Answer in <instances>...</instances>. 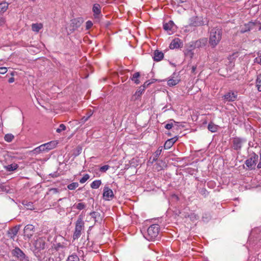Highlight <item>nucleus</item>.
<instances>
[{
	"label": "nucleus",
	"mask_w": 261,
	"mask_h": 261,
	"mask_svg": "<svg viewBox=\"0 0 261 261\" xmlns=\"http://www.w3.org/2000/svg\"><path fill=\"white\" fill-rule=\"evenodd\" d=\"M172 127H174V124L172 122L169 123H167L165 125V128L167 129H171Z\"/></svg>",
	"instance_id": "48"
},
{
	"label": "nucleus",
	"mask_w": 261,
	"mask_h": 261,
	"mask_svg": "<svg viewBox=\"0 0 261 261\" xmlns=\"http://www.w3.org/2000/svg\"><path fill=\"white\" fill-rule=\"evenodd\" d=\"M144 90L142 88L140 87L139 89L136 91L135 93L133 95L132 98L136 100L139 99L141 97V95L144 92Z\"/></svg>",
	"instance_id": "24"
},
{
	"label": "nucleus",
	"mask_w": 261,
	"mask_h": 261,
	"mask_svg": "<svg viewBox=\"0 0 261 261\" xmlns=\"http://www.w3.org/2000/svg\"><path fill=\"white\" fill-rule=\"evenodd\" d=\"M257 167L258 169L261 168V150L259 151V162L257 164Z\"/></svg>",
	"instance_id": "54"
},
{
	"label": "nucleus",
	"mask_w": 261,
	"mask_h": 261,
	"mask_svg": "<svg viewBox=\"0 0 261 261\" xmlns=\"http://www.w3.org/2000/svg\"><path fill=\"white\" fill-rule=\"evenodd\" d=\"M8 4L6 2H3L0 3V13H4L7 11L8 8Z\"/></svg>",
	"instance_id": "31"
},
{
	"label": "nucleus",
	"mask_w": 261,
	"mask_h": 261,
	"mask_svg": "<svg viewBox=\"0 0 261 261\" xmlns=\"http://www.w3.org/2000/svg\"><path fill=\"white\" fill-rule=\"evenodd\" d=\"M182 42L179 38L173 39L170 44L169 47L171 49H176L182 47Z\"/></svg>",
	"instance_id": "15"
},
{
	"label": "nucleus",
	"mask_w": 261,
	"mask_h": 261,
	"mask_svg": "<svg viewBox=\"0 0 261 261\" xmlns=\"http://www.w3.org/2000/svg\"><path fill=\"white\" fill-rule=\"evenodd\" d=\"M45 245L46 243L44 238H39L37 239L34 243L35 247L34 254L35 255L36 252H38L40 255H42L43 254H42L41 251L44 249Z\"/></svg>",
	"instance_id": "7"
},
{
	"label": "nucleus",
	"mask_w": 261,
	"mask_h": 261,
	"mask_svg": "<svg viewBox=\"0 0 261 261\" xmlns=\"http://www.w3.org/2000/svg\"><path fill=\"white\" fill-rule=\"evenodd\" d=\"M178 3H183L186 2L187 0H176Z\"/></svg>",
	"instance_id": "58"
},
{
	"label": "nucleus",
	"mask_w": 261,
	"mask_h": 261,
	"mask_svg": "<svg viewBox=\"0 0 261 261\" xmlns=\"http://www.w3.org/2000/svg\"><path fill=\"white\" fill-rule=\"evenodd\" d=\"M222 97L226 101H234L237 98V94L232 91H230L224 95Z\"/></svg>",
	"instance_id": "13"
},
{
	"label": "nucleus",
	"mask_w": 261,
	"mask_h": 261,
	"mask_svg": "<svg viewBox=\"0 0 261 261\" xmlns=\"http://www.w3.org/2000/svg\"><path fill=\"white\" fill-rule=\"evenodd\" d=\"M83 21L80 18H74L71 20L70 27L72 28L71 30L75 31L81 25Z\"/></svg>",
	"instance_id": "17"
},
{
	"label": "nucleus",
	"mask_w": 261,
	"mask_h": 261,
	"mask_svg": "<svg viewBox=\"0 0 261 261\" xmlns=\"http://www.w3.org/2000/svg\"><path fill=\"white\" fill-rule=\"evenodd\" d=\"M188 52H189V53H190V54H191V56H190V57H191V58H192V56H193V53H192L191 50H189V51H188Z\"/></svg>",
	"instance_id": "60"
},
{
	"label": "nucleus",
	"mask_w": 261,
	"mask_h": 261,
	"mask_svg": "<svg viewBox=\"0 0 261 261\" xmlns=\"http://www.w3.org/2000/svg\"><path fill=\"white\" fill-rule=\"evenodd\" d=\"M169 122H172L173 123V124H174V127L175 126H176V127H178V126H179V125H178V123H178V122L175 121V120H174L173 119H170V120H169Z\"/></svg>",
	"instance_id": "53"
},
{
	"label": "nucleus",
	"mask_w": 261,
	"mask_h": 261,
	"mask_svg": "<svg viewBox=\"0 0 261 261\" xmlns=\"http://www.w3.org/2000/svg\"><path fill=\"white\" fill-rule=\"evenodd\" d=\"M152 83L150 82L149 81H146L144 84L141 86V88H142L143 90H145L146 88H147Z\"/></svg>",
	"instance_id": "46"
},
{
	"label": "nucleus",
	"mask_w": 261,
	"mask_h": 261,
	"mask_svg": "<svg viewBox=\"0 0 261 261\" xmlns=\"http://www.w3.org/2000/svg\"><path fill=\"white\" fill-rule=\"evenodd\" d=\"M245 140L239 137H234L232 138L231 148L235 150H240L242 147L243 143Z\"/></svg>",
	"instance_id": "9"
},
{
	"label": "nucleus",
	"mask_w": 261,
	"mask_h": 261,
	"mask_svg": "<svg viewBox=\"0 0 261 261\" xmlns=\"http://www.w3.org/2000/svg\"><path fill=\"white\" fill-rule=\"evenodd\" d=\"M102 196L105 200H110L114 197L113 191L107 186H105L103 188Z\"/></svg>",
	"instance_id": "12"
},
{
	"label": "nucleus",
	"mask_w": 261,
	"mask_h": 261,
	"mask_svg": "<svg viewBox=\"0 0 261 261\" xmlns=\"http://www.w3.org/2000/svg\"><path fill=\"white\" fill-rule=\"evenodd\" d=\"M207 42V39L206 38H200L197 41H196L195 42H192L191 44V46L193 48H200L204 47L206 45Z\"/></svg>",
	"instance_id": "11"
},
{
	"label": "nucleus",
	"mask_w": 261,
	"mask_h": 261,
	"mask_svg": "<svg viewBox=\"0 0 261 261\" xmlns=\"http://www.w3.org/2000/svg\"><path fill=\"white\" fill-rule=\"evenodd\" d=\"M209 21L207 19H203L202 17L194 16L189 20V25L190 27H200L208 25Z\"/></svg>",
	"instance_id": "5"
},
{
	"label": "nucleus",
	"mask_w": 261,
	"mask_h": 261,
	"mask_svg": "<svg viewBox=\"0 0 261 261\" xmlns=\"http://www.w3.org/2000/svg\"><path fill=\"white\" fill-rule=\"evenodd\" d=\"M50 175H51L52 177H57L56 173H55L54 174H50Z\"/></svg>",
	"instance_id": "59"
},
{
	"label": "nucleus",
	"mask_w": 261,
	"mask_h": 261,
	"mask_svg": "<svg viewBox=\"0 0 261 261\" xmlns=\"http://www.w3.org/2000/svg\"><path fill=\"white\" fill-rule=\"evenodd\" d=\"M254 26L255 23L253 22L250 21L248 23H246L241 27L240 32L241 33H244L252 30Z\"/></svg>",
	"instance_id": "18"
},
{
	"label": "nucleus",
	"mask_w": 261,
	"mask_h": 261,
	"mask_svg": "<svg viewBox=\"0 0 261 261\" xmlns=\"http://www.w3.org/2000/svg\"><path fill=\"white\" fill-rule=\"evenodd\" d=\"M12 255L20 261H29V257L18 247H16L12 251Z\"/></svg>",
	"instance_id": "8"
},
{
	"label": "nucleus",
	"mask_w": 261,
	"mask_h": 261,
	"mask_svg": "<svg viewBox=\"0 0 261 261\" xmlns=\"http://www.w3.org/2000/svg\"><path fill=\"white\" fill-rule=\"evenodd\" d=\"M79 184L77 182H72L67 186V188L70 190H73L77 188Z\"/></svg>",
	"instance_id": "40"
},
{
	"label": "nucleus",
	"mask_w": 261,
	"mask_h": 261,
	"mask_svg": "<svg viewBox=\"0 0 261 261\" xmlns=\"http://www.w3.org/2000/svg\"><path fill=\"white\" fill-rule=\"evenodd\" d=\"M164 55L161 51L156 49L153 53V59L154 61H161L164 58Z\"/></svg>",
	"instance_id": "20"
},
{
	"label": "nucleus",
	"mask_w": 261,
	"mask_h": 261,
	"mask_svg": "<svg viewBox=\"0 0 261 261\" xmlns=\"http://www.w3.org/2000/svg\"><path fill=\"white\" fill-rule=\"evenodd\" d=\"M168 136H171L172 134L170 133H168L166 134Z\"/></svg>",
	"instance_id": "61"
},
{
	"label": "nucleus",
	"mask_w": 261,
	"mask_h": 261,
	"mask_svg": "<svg viewBox=\"0 0 261 261\" xmlns=\"http://www.w3.org/2000/svg\"><path fill=\"white\" fill-rule=\"evenodd\" d=\"M179 81L178 80L171 79L168 81L167 84L169 86H174L177 85L179 83Z\"/></svg>",
	"instance_id": "37"
},
{
	"label": "nucleus",
	"mask_w": 261,
	"mask_h": 261,
	"mask_svg": "<svg viewBox=\"0 0 261 261\" xmlns=\"http://www.w3.org/2000/svg\"><path fill=\"white\" fill-rule=\"evenodd\" d=\"M6 23V19L3 17H0V27L4 25Z\"/></svg>",
	"instance_id": "51"
},
{
	"label": "nucleus",
	"mask_w": 261,
	"mask_h": 261,
	"mask_svg": "<svg viewBox=\"0 0 261 261\" xmlns=\"http://www.w3.org/2000/svg\"><path fill=\"white\" fill-rule=\"evenodd\" d=\"M24 236L28 238H31L35 233V226L32 224L27 225L24 228Z\"/></svg>",
	"instance_id": "10"
},
{
	"label": "nucleus",
	"mask_w": 261,
	"mask_h": 261,
	"mask_svg": "<svg viewBox=\"0 0 261 261\" xmlns=\"http://www.w3.org/2000/svg\"><path fill=\"white\" fill-rule=\"evenodd\" d=\"M32 152L34 154H39L41 152H46V149H45V147H44L43 144H42L40 145L39 146L35 148L34 149Z\"/></svg>",
	"instance_id": "25"
},
{
	"label": "nucleus",
	"mask_w": 261,
	"mask_h": 261,
	"mask_svg": "<svg viewBox=\"0 0 261 261\" xmlns=\"http://www.w3.org/2000/svg\"><path fill=\"white\" fill-rule=\"evenodd\" d=\"M66 261H80V259L77 255L72 254L68 257Z\"/></svg>",
	"instance_id": "39"
},
{
	"label": "nucleus",
	"mask_w": 261,
	"mask_h": 261,
	"mask_svg": "<svg viewBox=\"0 0 261 261\" xmlns=\"http://www.w3.org/2000/svg\"><path fill=\"white\" fill-rule=\"evenodd\" d=\"M58 143L56 141H52L50 142H49L48 143L43 144L44 147H45V149H46V151L48 152L51 149H53L55 148Z\"/></svg>",
	"instance_id": "21"
},
{
	"label": "nucleus",
	"mask_w": 261,
	"mask_h": 261,
	"mask_svg": "<svg viewBox=\"0 0 261 261\" xmlns=\"http://www.w3.org/2000/svg\"><path fill=\"white\" fill-rule=\"evenodd\" d=\"M62 198H60V199H59L58 200V201H61V200H62Z\"/></svg>",
	"instance_id": "62"
},
{
	"label": "nucleus",
	"mask_w": 261,
	"mask_h": 261,
	"mask_svg": "<svg viewBox=\"0 0 261 261\" xmlns=\"http://www.w3.org/2000/svg\"><path fill=\"white\" fill-rule=\"evenodd\" d=\"M101 185V180H95L91 184L90 187L92 189H98Z\"/></svg>",
	"instance_id": "30"
},
{
	"label": "nucleus",
	"mask_w": 261,
	"mask_h": 261,
	"mask_svg": "<svg viewBox=\"0 0 261 261\" xmlns=\"http://www.w3.org/2000/svg\"><path fill=\"white\" fill-rule=\"evenodd\" d=\"M178 136H175L173 138L168 139L164 144V149H170L174 145V144L178 140Z\"/></svg>",
	"instance_id": "16"
},
{
	"label": "nucleus",
	"mask_w": 261,
	"mask_h": 261,
	"mask_svg": "<svg viewBox=\"0 0 261 261\" xmlns=\"http://www.w3.org/2000/svg\"><path fill=\"white\" fill-rule=\"evenodd\" d=\"M90 116H89L86 117H83V118L82 119V120H83V121H84V122H85L86 121H87L89 119Z\"/></svg>",
	"instance_id": "56"
},
{
	"label": "nucleus",
	"mask_w": 261,
	"mask_h": 261,
	"mask_svg": "<svg viewBox=\"0 0 261 261\" xmlns=\"http://www.w3.org/2000/svg\"><path fill=\"white\" fill-rule=\"evenodd\" d=\"M101 6L98 4H95L93 6L92 11L94 18H98L99 15L101 14Z\"/></svg>",
	"instance_id": "19"
},
{
	"label": "nucleus",
	"mask_w": 261,
	"mask_h": 261,
	"mask_svg": "<svg viewBox=\"0 0 261 261\" xmlns=\"http://www.w3.org/2000/svg\"><path fill=\"white\" fill-rule=\"evenodd\" d=\"M82 151V147L81 146H77L73 150L72 155L76 157L80 154Z\"/></svg>",
	"instance_id": "33"
},
{
	"label": "nucleus",
	"mask_w": 261,
	"mask_h": 261,
	"mask_svg": "<svg viewBox=\"0 0 261 261\" xmlns=\"http://www.w3.org/2000/svg\"><path fill=\"white\" fill-rule=\"evenodd\" d=\"M256 86L259 91H261V74L257 75L256 80Z\"/></svg>",
	"instance_id": "35"
},
{
	"label": "nucleus",
	"mask_w": 261,
	"mask_h": 261,
	"mask_svg": "<svg viewBox=\"0 0 261 261\" xmlns=\"http://www.w3.org/2000/svg\"><path fill=\"white\" fill-rule=\"evenodd\" d=\"M83 219V216L80 215L75 223L74 232L72 236L74 240L79 239L81 237L82 231L84 228V222Z\"/></svg>",
	"instance_id": "4"
},
{
	"label": "nucleus",
	"mask_w": 261,
	"mask_h": 261,
	"mask_svg": "<svg viewBox=\"0 0 261 261\" xmlns=\"http://www.w3.org/2000/svg\"><path fill=\"white\" fill-rule=\"evenodd\" d=\"M90 215L94 219L95 222H100L101 220L100 214L97 212H92L90 213Z\"/></svg>",
	"instance_id": "23"
},
{
	"label": "nucleus",
	"mask_w": 261,
	"mask_h": 261,
	"mask_svg": "<svg viewBox=\"0 0 261 261\" xmlns=\"http://www.w3.org/2000/svg\"><path fill=\"white\" fill-rule=\"evenodd\" d=\"M90 178V176L88 174H85L83 177L80 179V182L81 184H83L89 178Z\"/></svg>",
	"instance_id": "42"
},
{
	"label": "nucleus",
	"mask_w": 261,
	"mask_h": 261,
	"mask_svg": "<svg viewBox=\"0 0 261 261\" xmlns=\"http://www.w3.org/2000/svg\"><path fill=\"white\" fill-rule=\"evenodd\" d=\"M76 208L79 210H82L86 207V204L84 203L80 202L77 203L76 206Z\"/></svg>",
	"instance_id": "43"
},
{
	"label": "nucleus",
	"mask_w": 261,
	"mask_h": 261,
	"mask_svg": "<svg viewBox=\"0 0 261 261\" xmlns=\"http://www.w3.org/2000/svg\"><path fill=\"white\" fill-rule=\"evenodd\" d=\"M93 23L90 20L87 21L86 23V28L87 30H89V29H90Z\"/></svg>",
	"instance_id": "50"
},
{
	"label": "nucleus",
	"mask_w": 261,
	"mask_h": 261,
	"mask_svg": "<svg viewBox=\"0 0 261 261\" xmlns=\"http://www.w3.org/2000/svg\"><path fill=\"white\" fill-rule=\"evenodd\" d=\"M162 149H163V147L160 146L158 148V149L155 151L154 154V156L153 157V159H152V163L156 162L158 160L159 156L160 155V154L162 151Z\"/></svg>",
	"instance_id": "28"
},
{
	"label": "nucleus",
	"mask_w": 261,
	"mask_h": 261,
	"mask_svg": "<svg viewBox=\"0 0 261 261\" xmlns=\"http://www.w3.org/2000/svg\"><path fill=\"white\" fill-rule=\"evenodd\" d=\"M7 68L6 67H0V74H3L7 72Z\"/></svg>",
	"instance_id": "52"
},
{
	"label": "nucleus",
	"mask_w": 261,
	"mask_h": 261,
	"mask_svg": "<svg viewBox=\"0 0 261 261\" xmlns=\"http://www.w3.org/2000/svg\"><path fill=\"white\" fill-rule=\"evenodd\" d=\"M109 168L110 166L109 165H104L100 168L99 171L101 172H105L109 169Z\"/></svg>",
	"instance_id": "45"
},
{
	"label": "nucleus",
	"mask_w": 261,
	"mask_h": 261,
	"mask_svg": "<svg viewBox=\"0 0 261 261\" xmlns=\"http://www.w3.org/2000/svg\"><path fill=\"white\" fill-rule=\"evenodd\" d=\"M14 82V78L13 77H11L9 79L8 82L9 83H12Z\"/></svg>",
	"instance_id": "55"
},
{
	"label": "nucleus",
	"mask_w": 261,
	"mask_h": 261,
	"mask_svg": "<svg viewBox=\"0 0 261 261\" xmlns=\"http://www.w3.org/2000/svg\"><path fill=\"white\" fill-rule=\"evenodd\" d=\"M208 42L211 48H214L220 42L223 34L222 29L219 27L213 28L209 32Z\"/></svg>",
	"instance_id": "2"
},
{
	"label": "nucleus",
	"mask_w": 261,
	"mask_h": 261,
	"mask_svg": "<svg viewBox=\"0 0 261 261\" xmlns=\"http://www.w3.org/2000/svg\"><path fill=\"white\" fill-rule=\"evenodd\" d=\"M196 69V66H193L192 67V72L194 73Z\"/></svg>",
	"instance_id": "57"
},
{
	"label": "nucleus",
	"mask_w": 261,
	"mask_h": 261,
	"mask_svg": "<svg viewBox=\"0 0 261 261\" xmlns=\"http://www.w3.org/2000/svg\"><path fill=\"white\" fill-rule=\"evenodd\" d=\"M60 192V189L58 188H50L48 189V191L47 193L48 195H53L59 193Z\"/></svg>",
	"instance_id": "38"
},
{
	"label": "nucleus",
	"mask_w": 261,
	"mask_h": 261,
	"mask_svg": "<svg viewBox=\"0 0 261 261\" xmlns=\"http://www.w3.org/2000/svg\"><path fill=\"white\" fill-rule=\"evenodd\" d=\"M20 225H16L14 227L9 229V230L7 231L8 237L10 239L14 240L20 229Z\"/></svg>",
	"instance_id": "14"
},
{
	"label": "nucleus",
	"mask_w": 261,
	"mask_h": 261,
	"mask_svg": "<svg viewBox=\"0 0 261 261\" xmlns=\"http://www.w3.org/2000/svg\"><path fill=\"white\" fill-rule=\"evenodd\" d=\"M174 25V22L172 20H170L167 23H165L163 24V28L165 31H167L168 32H173L172 30L173 28ZM169 33L170 34L171 33L169 32Z\"/></svg>",
	"instance_id": "22"
},
{
	"label": "nucleus",
	"mask_w": 261,
	"mask_h": 261,
	"mask_svg": "<svg viewBox=\"0 0 261 261\" xmlns=\"http://www.w3.org/2000/svg\"><path fill=\"white\" fill-rule=\"evenodd\" d=\"M14 138V136L12 134H7L4 137V140L9 143L12 142Z\"/></svg>",
	"instance_id": "36"
},
{
	"label": "nucleus",
	"mask_w": 261,
	"mask_h": 261,
	"mask_svg": "<svg viewBox=\"0 0 261 261\" xmlns=\"http://www.w3.org/2000/svg\"><path fill=\"white\" fill-rule=\"evenodd\" d=\"M35 256L39 261H61L64 257V254H61L58 250L51 251L50 249H49L47 252H45L42 255L36 252Z\"/></svg>",
	"instance_id": "1"
},
{
	"label": "nucleus",
	"mask_w": 261,
	"mask_h": 261,
	"mask_svg": "<svg viewBox=\"0 0 261 261\" xmlns=\"http://www.w3.org/2000/svg\"><path fill=\"white\" fill-rule=\"evenodd\" d=\"M207 128L210 132L215 133L218 130V126L213 122H211L208 125Z\"/></svg>",
	"instance_id": "29"
},
{
	"label": "nucleus",
	"mask_w": 261,
	"mask_h": 261,
	"mask_svg": "<svg viewBox=\"0 0 261 261\" xmlns=\"http://www.w3.org/2000/svg\"><path fill=\"white\" fill-rule=\"evenodd\" d=\"M258 156L255 152H252L249 154L248 158L245 161L246 166L250 169L252 170L255 169L258 161Z\"/></svg>",
	"instance_id": "6"
},
{
	"label": "nucleus",
	"mask_w": 261,
	"mask_h": 261,
	"mask_svg": "<svg viewBox=\"0 0 261 261\" xmlns=\"http://www.w3.org/2000/svg\"><path fill=\"white\" fill-rule=\"evenodd\" d=\"M24 205L26 206L27 208L28 209L32 210L34 209L33 205V203L31 202H27L25 204H23Z\"/></svg>",
	"instance_id": "47"
},
{
	"label": "nucleus",
	"mask_w": 261,
	"mask_h": 261,
	"mask_svg": "<svg viewBox=\"0 0 261 261\" xmlns=\"http://www.w3.org/2000/svg\"><path fill=\"white\" fill-rule=\"evenodd\" d=\"M66 128V126L64 124H61L59 128L56 129V132L59 133H61L62 131L65 130Z\"/></svg>",
	"instance_id": "44"
},
{
	"label": "nucleus",
	"mask_w": 261,
	"mask_h": 261,
	"mask_svg": "<svg viewBox=\"0 0 261 261\" xmlns=\"http://www.w3.org/2000/svg\"><path fill=\"white\" fill-rule=\"evenodd\" d=\"M140 77V74L139 72H136L134 73L130 77L131 80L136 84H139L140 82L139 78Z\"/></svg>",
	"instance_id": "27"
},
{
	"label": "nucleus",
	"mask_w": 261,
	"mask_h": 261,
	"mask_svg": "<svg viewBox=\"0 0 261 261\" xmlns=\"http://www.w3.org/2000/svg\"><path fill=\"white\" fill-rule=\"evenodd\" d=\"M199 193L204 197L206 198L208 196L209 192L205 188L202 187L198 189Z\"/></svg>",
	"instance_id": "32"
},
{
	"label": "nucleus",
	"mask_w": 261,
	"mask_h": 261,
	"mask_svg": "<svg viewBox=\"0 0 261 261\" xmlns=\"http://www.w3.org/2000/svg\"><path fill=\"white\" fill-rule=\"evenodd\" d=\"M254 62L261 65V54L254 59Z\"/></svg>",
	"instance_id": "49"
},
{
	"label": "nucleus",
	"mask_w": 261,
	"mask_h": 261,
	"mask_svg": "<svg viewBox=\"0 0 261 261\" xmlns=\"http://www.w3.org/2000/svg\"><path fill=\"white\" fill-rule=\"evenodd\" d=\"M31 26L32 31L36 33H38L43 28V24L41 23H33Z\"/></svg>",
	"instance_id": "26"
},
{
	"label": "nucleus",
	"mask_w": 261,
	"mask_h": 261,
	"mask_svg": "<svg viewBox=\"0 0 261 261\" xmlns=\"http://www.w3.org/2000/svg\"><path fill=\"white\" fill-rule=\"evenodd\" d=\"M18 167V165L17 164L14 163L10 165H8L6 167V169L9 171H13L17 169Z\"/></svg>",
	"instance_id": "34"
},
{
	"label": "nucleus",
	"mask_w": 261,
	"mask_h": 261,
	"mask_svg": "<svg viewBox=\"0 0 261 261\" xmlns=\"http://www.w3.org/2000/svg\"><path fill=\"white\" fill-rule=\"evenodd\" d=\"M64 248V246L63 245H61L60 244H58L54 249H50V251H54L55 250H58V251L60 253V251H62L61 249H63Z\"/></svg>",
	"instance_id": "41"
},
{
	"label": "nucleus",
	"mask_w": 261,
	"mask_h": 261,
	"mask_svg": "<svg viewBox=\"0 0 261 261\" xmlns=\"http://www.w3.org/2000/svg\"><path fill=\"white\" fill-rule=\"evenodd\" d=\"M160 230L159 225L155 224L150 225L143 234L144 238L149 241H154L159 239Z\"/></svg>",
	"instance_id": "3"
}]
</instances>
